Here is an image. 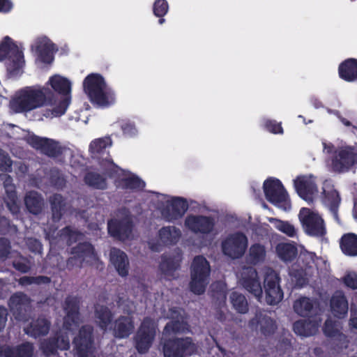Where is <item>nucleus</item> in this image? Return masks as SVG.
<instances>
[{"instance_id":"nucleus-23","label":"nucleus","mask_w":357,"mask_h":357,"mask_svg":"<svg viewBox=\"0 0 357 357\" xmlns=\"http://www.w3.org/2000/svg\"><path fill=\"white\" fill-rule=\"evenodd\" d=\"M110 261L120 276L126 277L128 275L130 263L127 255L123 251L116 248L111 249Z\"/></svg>"},{"instance_id":"nucleus-29","label":"nucleus","mask_w":357,"mask_h":357,"mask_svg":"<svg viewBox=\"0 0 357 357\" xmlns=\"http://www.w3.org/2000/svg\"><path fill=\"white\" fill-rule=\"evenodd\" d=\"M6 357H32L34 345L32 342H24L16 346L7 345Z\"/></svg>"},{"instance_id":"nucleus-44","label":"nucleus","mask_w":357,"mask_h":357,"mask_svg":"<svg viewBox=\"0 0 357 357\" xmlns=\"http://www.w3.org/2000/svg\"><path fill=\"white\" fill-rule=\"evenodd\" d=\"M98 165L102 169L104 174L110 178L119 176L120 172L123 171L114 162L109 153H107L105 159L100 160Z\"/></svg>"},{"instance_id":"nucleus-1","label":"nucleus","mask_w":357,"mask_h":357,"mask_svg":"<svg viewBox=\"0 0 357 357\" xmlns=\"http://www.w3.org/2000/svg\"><path fill=\"white\" fill-rule=\"evenodd\" d=\"M83 89L91 103L100 107H109L116 101L114 90L107 86L100 74L91 73L87 75L83 82Z\"/></svg>"},{"instance_id":"nucleus-36","label":"nucleus","mask_w":357,"mask_h":357,"mask_svg":"<svg viewBox=\"0 0 357 357\" xmlns=\"http://www.w3.org/2000/svg\"><path fill=\"white\" fill-rule=\"evenodd\" d=\"M323 202L328 206L331 211L336 215V209L340 202L338 192L330 185H325L324 187Z\"/></svg>"},{"instance_id":"nucleus-45","label":"nucleus","mask_w":357,"mask_h":357,"mask_svg":"<svg viewBox=\"0 0 357 357\" xmlns=\"http://www.w3.org/2000/svg\"><path fill=\"white\" fill-rule=\"evenodd\" d=\"M117 187L123 190H141L145 186V183L135 175L123 178L119 181Z\"/></svg>"},{"instance_id":"nucleus-40","label":"nucleus","mask_w":357,"mask_h":357,"mask_svg":"<svg viewBox=\"0 0 357 357\" xmlns=\"http://www.w3.org/2000/svg\"><path fill=\"white\" fill-rule=\"evenodd\" d=\"M278 257L285 262L291 261L297 255L296 247L288 243H280L275 247Z\"/></svg>"},{"instance_id":"nucleus-48","label":"nucleus","mask_w":357,"mask_h":357,"mask_svg":"<svg viewBox=\"0 0 357 357\" xmlns=\"http://www.w3.org/2000/svg\"><path fill=\"white\" fill-rule=\"evenodd\" d=\"M230 301L233 307L241 314L248 312V303L244 295L237 291H233L230 294Z\"/></svg>"},{"instance_id":"nucleus-14","label":"nucleus","mask_w":357,"mask_h":357,"mask_svg":"<svg viewBox=\"0 0 357 357\" xmlns=\"http://www.w3.org/2000/svg\"><path fill=\"white\" fill-rule=\"evenodd\" d=\"M269 202L287 211L291 208L289 195L282 183L277 178H269Z\"/></svg>"},{"instance_id":"nucleus-4","label":"nucleus","mask_w":357,"mask_h":357,"mask_svg":"<svg viewBox=\"0 0 357 357\" xmlns=\"http://www.w3.org/2000/svg\"><path fill=\"white\" fill-rule=\"evenodd\" d=\"M197 347L190 337L167 339L162 344L164 357H190L196 353Z\"/></svg>"},{"instance_id":"nucleus-6","label":"nucleus","mask_w":357,"mask_h":357,"mask_svg":"<svg viewBox=\"0 0 357 357\" xmlns=\"http://www.w3.org/2000/svg\"><path fill=\"white\" fill-rule=\"evenodd\" d=\"M8 59V70L10 73L18 71L24 63V54L9 36H6L0 43V61Z\"/></svg>"},{"instance_id":"nucleus-57","label":"nucleus","mask_w":357,"mask_h":357,"mask_svg":"<svg viewBox=\"0 0 357 357\" xmlns=\"http://www.w3.org/2000/svg\"><path fill=\"white\" fill-rule=\"evenodd\" d=\"M72 255V257H70L66 260V268L68 271H71L75 268H81L83 266L84 262L76 255Z\"/></svg>"},{"instance_id":"nucleus-13","label":"nucleus","mask_w":357,"mask_h":357,"mask_svg":"<svg viewBox=\"0 0 357 357\" xmlns=\"http://www.w3.org/2000/svg\"><path fill=\"white\" fill-rule=\"evenodd\" d=\"M80 298L77 296H68L64 301L63 310L66 316L63 319V327L71 331L73 327L79 326L80 321Z\"/></svg>"},{"instance_id":"nucleus-47","label":"nucleus","mask_w":357,"mask_h":357,"mask_svg":"<svg viewBox=\"0 0 357 357\" xmlns=\"http://www.w3.org/2000/svg\"><path fill=\"white\" fill-rule=\"evenodd\" d=\"M314 308V302L307 297H301L294 303V310L300 316H307Z\"/></svg>"},{"instance_id":"nucleus-26","label":"nucleus","mask_w":357,"mask_h":357,"mask_svg":"<svg viewBox=\"0 0 357 357\" xmlns=\"http://www.w3.org/2000/svg\"><path fill=\"white\" fill-rule=\"evenodd\" d=\"M331 310L333 314L338 318H342L348 312V302L344 294L337 291L334 293L331 299Z\"/></svg>"},{"instance_id":"nucleus-24","label":"nucleus","mask_w":357,"mask_h":357,"mask_svg":"<svg viewBox=\"0 0 357 357\" xmlns=\"http://www.w3.org/2000/svg\"><path fill=\"white\" fill-rule=\"evenodd\" d=\"M134 322L128 316H120L114 323L113 335L119 339L127 338L134 330Z\"/></svg>"},{"instance_id":"nucleus-19","label":"nucleus","mask_w":357,"mask_h":357,"mask_svg":"<svg viewBox=\"0 0 357 357\" xmlns=\"http://www.w3.org/2000/svg\"><path fill=\"white\" fill-rule=\"evenodd\" d=\"M243 287L259 300L263 291L256 269L252 266H245L241 272Z\"/></svg>"},{"instance_id":"nucleus-3","label":"nucleus","mask_w":357,"mask_h":357,"mask_svg":"<svg viewBox=\"0 0 357 357\" xmlns=\"http://www.w3.org/2000/svg\"><path fill=\"white\" fill-rule=\"evenodd\" d=\"M211 267L208 261L202 255L195 257L191 265L190 291L197 295L203 294L208 283Z\"/></svg>"},{"instance_id":"nucleus-15","label":"nucleus","mask_w":357,"mask_h":357,"mask_svg":"<svg viewBox=\"0 0 357 357\" xmlns=\"http://www.w3.org/2000/svg\"><path fill=\"white\" fill-rule=\"evenodd\" d=\"M31 298L24 293L17 291L9 298L8 304L10 312L17 320L22 321L26 319L28 312L31 309Z\"/></svg>"},{"instance_id":"nucleus-35","label":"nucleus","mask_w":357,"mask_h":357,"mask_svg":"<svg viewBox=\"0 0 357 357\" xmlns=\"http://www.w3.org/2000/svg\"><path fill=\"white\" fill-rule=\"evenodd\" d=\"M159 267L165 278L170 280L176 278L174 273L179 268L180 264L172 257L162 255Z\"/></svg>"},{"instance_id":"nucleus-52","label":"nucleus","mask_w":357,"mask_h":357,"mask_svg":"<svg viewBox=\"0 0 357 357\" xmlns=\"http://www.w3.org/2000/svg\"><path fill=\"white\" fill-rule=\"evenodd\" d=\"M12 265L15 270L22 273H26L31 270L30 261L22 255L16 257L13 261Z\"/></svg>"},{"instance_id":"nucleus-9","label":"nucleus","mask_w":357,"mask_h":357,"mask_svg":"<svg viewBox=\"0 0 357 357\" xmlns=\"http://www.w3.org/2000/svg\"><path fill=\"white\" fill-rule=\"evenodd\" d=\"M357 164V145L343 146L335 151L333 167L337 172H347Z\"/></svg>"},{"instance_id":"nucleus-7","label":"nucleus","mask_w":357,"mask_h":357,"mask_svg":"<svg viewBox=\"0 0 357 357\" xmlns=\"http://www.w3.org/2000/svg\"><path fill=\"white\" fill-rule=\"evenodd\" d=\"M73 344L78 357H93V327L89 324L82 326L74 337Z\"/></svg>"},{"instance_id":"nucleus-50","label":"nucleus","mask_w":357,"mask_h":357,"mask_svg":"<svg viewBox=\"0 0 357 357\" xmlns=\"http://www.w3.org/2000/svg\"><path fill=\"white\" fill-rule=\"evenodd\" d=\"M211 288L212 298L219 301L220 304L225 303L227 293L224 284L220 282H214Z\"/></svg>"},{"instance_id":"nucleus-10","label":"nucleus","mask_w":357,"mask_h":357,"mask_svg":"<svg viewBox=\"0 0 357 357\" xmlns=\"http://www.w3.org/2000/svg\"><path fill=\"white\" fill-rule=\"evenodd\" d=\"M247 245L246 236L242 232H236L222 242V250L225 255L231 259H238L244 255Z\"/></svg>"},{"instance_id":"nucleus-5","label":"nucleus","mask_w":357,"mask_h":357,"mask_svg":"<svg viewBox=\"0 0 357 357\" xmlns=\"http://www.w3.org/2000/svg\"><path fill=\"white\" fill-rule=\"evenodd\" d=\"M156 335V326L153 321L146 317L141 323L135 337V347L141 354L148 352Z\"/></svg>"},{"instance_id":"nucleus-28","label":"nucleus","mask_w":357,"mask_h":357,"mask_svg":"<svg viewBox=\"0 0 357 357\" xmlns=\"http://www.w3.org/2000/svg\"><path fill=\"white\" fill-rule=\"evenodd\" d=\"M54 45L45 39L36 41V52L40 61L44 63H51L54 60Z\"/></svg>"},{"instance_id":"nucleus-25","label":"nucleus","mask_w":357,"mask_h":357,"mask_svg":"<svg viewBox=\"0 0 357 357\" xmlns=\"http://www.w3.org/2000/svg\"><path fill=\"white\" fill-rule=\"evenodd\" d=\"M321 321L319 317L297 321L294 324V331L296 334L301 336H311L317 333Z\"/></svg>"},{"instance_id":"nucleus-8","label":"nucleus","mask_w":357,"mask_h":357,"mask_svg":"<svg viewBox=\"0 0 357 357\" xmlns=\"http://www.w3.org/2000/svg\"><path fill=\"white\" fill-rule=\"evenodd\" d=\"M298 218L304 231L310 236H322L326 233L323 219L321 216L307 208H302Z\"/></svg>"},{"instance_id":"nucleus-22","label":"nucleus","mask_w":357,"mask_h":357,"mask_svg":"<svg viewBox=\"0 0 357 357\" xmlns=\"http://www.w3.org/2000/svg\"><path fill=\"white\" fill-rule=\"evenodd\" d=\"M51 327V322L44 316H39L33 319L24 328L25 333L34 339L45 336L48 334Z\"/></svg>"},{"instance_id":"nucleus-32","label":"nucleus","mask_w":357,"mask_h":357,"mask_svg":"<svg viewBox=\"0 0 357 357\" xmlns=\"http://www.w3.org/2000/svg\"><path fill=\"white\" fill-rule=\"evenodd\" d=\"M50 203L52 220L54 222H58L61 220L66 211V202L65 199L60 194H54L50 197Z\"/></svg>"},{"instance_id":"nucleus-49","label":"nucleus","mask_w":357,"mask_h":357,"mask_svg":"<svg viewBox=\"0 0 357 357\" xmlns=\"http://www.w3.org/2000/svg\"><path fill=\"white\" fill-rule=\"evenodd\" d=\"M70 104V98L65 97L59 104L52 109H46L43 115L46 118L61 116L63 115Z\"/></svg>"},{"instance_id":"nucleus-43","label":"nucleus","mask_w":357,"mask_h":357,"mask_svg":"<svg viewBox=\"0 0 357 357\" xmlns=\"http://www.w3.org/2000/svg\"><path fill=\"white\" fill-rule=\"evenodd\" d=\"M342 252L349 256L357 255V235L353 233L344 234L340 242Z\"/></svg>"},{"instance_id":"nucleus-31","label":"nucleus","mask_w":357,"mask_h":357,"mask_svg":"<svg viewBox=\"0 0 357 357\" xmlns=\"http://www.w3.org/2000/svg\"><path fill=\"white\" fill-rule=\"evenodd\" d=\"M112 140L109 137L99 138L93 140L89 145V151L91 158L96 159L98 162L100 160L105 159L102 155L108 153L106 149L111 146Z\"/></svg>"},{"instance_id":"nucleus-63","label":"nucleus","mask_w":357,"mask_h":357,"mask_svg":"<svg viewBox=\"0 0 357 357\" xmlns=\"http://www.w3.org/2000/svg\"><path fill=\"white\" fill-rule=\"evenodd\" d=\"M34 284H48L51 282V278L45 275L33 276Z\"/></svg>"},{"instance_id":"nucleus-42","label":"nucleus","mask_w":357,"mask_h":357,"mask_svg":"<svg viewBox=\"0 0 357 357\" xmlns=\"http://www.w3.org/2000/svg\"><path fill=\"white\" fill-rule=\"evenodd\" d=\"M342 326L339 321L328 319L326 321L323 331L327 337L337 338L340 341L347 342V337L341 333Z\"/></svg>"},{"instance_id":"nucleus-58","label":"nucleus","mask_w":357,"mask_h":357,"mask_svg":"<svg viewBox=\"0 0 357 357\" xmlns=\"http://www.w3.org/2000/svg\"><path fill=\"white\" fill-rule=\"evenodd\" d=\"M121 128L123 135L128 137H133L137 132L135 123L130 121L123 123Z\"/></svg>"},{"instance_id":"nucleus-20","label":"nucleus","mask_w":357,"mask_h":357,"mask_svg":"<svg viewBox=\"0 0 357 357\" xmlns=\"http://www.w3.org/2000/svg\"><path fill=\"white\" fill-rule=\"evenodd\" d=\"M71 255H76L84 263L92 264L98 263V268H104V264L99 261V257L95 250L94 246L89 242L84 241L77 243L70 249Z\"/></svg>"},{"instance_id":"nucleus-60","label":"nucleus","mask_w":357,"mask_h":357,"mask_svg":"<svg viewBox=\"0 0 357 357\" xmlns=\"http://www.w3.org/2000/svg\"><path fill=\"white\" fill-rule=\"evenodd\" d=\"M344 284L351 288L357 289V274L355 273H349L345 275L344 278Z\"/></svg>"},{"instance_id":"nucleus-61","label":"nucleus","mask_w":357,"mask_h":357,"mask_svg":"<svg viewBox=\"0 0 357 357\" xmlns=\"http://www.w3.org/2000/svg\"><path fill=\"white\" fill-rule=\"evenodd\" d=\"M8 315V312L7 308L3 306H0V332L6 326Z\"/></svg>"},{"instance_id":"nucleus-21","label":"nucleus","mask_w":357,"mask_h":357,"mask_svg":"<svg viewBox=\"0 0 357 357\" xmlns=\"http://www.w3.org/2000/svg\"><path fill=\"white\" fill-rule=\"evenodd\" d=\"M188 203L185 198H173L162 210V214L168 222H174L181 218L188 209Z\"/></svg>"},{"instance_id":"nucleus-27","label":"nucleus","mask_w":357,"mask_h":357,"mask_svg":"<svg viewBox=\"0 0 357 357\" xmlns=\"http://www.w3.org/2000/svg\"><path fill=\"white\" fill-rule=\"evenodd\" d=\"M94 314L97 325L102 331L106 332L114 318L112 312L108 307L98 305L95 307Z\"/></svg>"},{"instance_id":"nucleus-34","label":"nucleus","mask_w":357,"mask_h":357,"mask_svg":"<svg viewBox=\"0 0 357 357\" xmlns=\"http://www.w3.org/2000/svg\"><path fill=\"white\" fill-rule=\"evenodd\" d=\"M159 238L166 245L176 244L181 237V231L176 227H163L158 231Z\"/></svg>"},{"instance_id":"nucleus-64","label":"nucleus","mask_w":357,"mask_h":357,"mask_svg":"<svg viewBox=\"0 0 357 357\" xmlns=\"http://www.w3.org/2000/svg\"><path fill=\"white\" fill-rule=\"evenodd\" d=\"M269 130L274 134L283 133V129L281 126V124L275 121L269 122Z\"/></svg>"},{"instance_id":"nucleus-41","label":"nucleus","mask_w":357,"mask_h":357,"mask_svg":"<svg viewBox=\"0 0 357 357\" xmlns=\"http://www.w3.org/2000/svg\"><path fill=\"white\" fill-rule=\"evenodd\" d=\"M265 257V247L259 243H255L250 246L249 252L245 257V261L248 264L255 266L262 262Z\"/></svg>"},{"instance_id":"nucleus-33","label":"nucleus","mask_w":357,"mask_h":357,"mask_svg":"<svg viewBox=\"0 0 357 357\" xmlns=\"http://www.w3.org/2000/svg\"><path fill=\"white\" fill-rule=\"evenodd\" d=\"M24 204L29 213L38 215L43 210V199L38 192L30 191L25 195Z\"/></svg>"},{"instance_id":"nucleus-12","label":"nucleus","mask_w":357,"mask_h":357,"mask_svg":"<svg viewBox=\"0 0 357 357\" xmlns=\"http://www.w3.org/2000/svg\"><path fill=\"white\" fill-rule=\"evenodd\" d=\"M185 226L195 234L208 235L215 226L214 218L204 215H188L185 219Z\"/></svg>"},{"instance_id":"nucleus-53","label":"nucleus","mask_w":357,"mask_h":357,"mask_svg":"<svg viewBox=\"0 0 357 357\" xmlns=\"http://www.w3.org/2000/svg\"><path fill=\"white\" fill-rule=\"evenodd\" d=\"M169 10V4L166 0H155L153 12L155 17H164Z\"/></svg>"},{"instance_id":"nucleus-37","label":"nucleus","mask_w":357,"mask_h":357,"mask_svg":"<svg viewBox=\"0 0 357 357\" xmlns=\"http://www.w3.org/2000/svg\"><path fill=\"white\" fill-rule=\"evenodd\" d=\"M49 83L53 90L61 95L66 96L70 93L71 83L67 78L56 75L50 78Z\"/></svg>"},{"instance_id":"nucleus-38","label":"nucleus","mask_w":357,"mask_h":357,"mask_svg":"<svg viewBox=\"0 0 357 357\" xmlns=\"http://www.w3.org/2000/svg\"><path fill=\"white\" fill-rule=\"evenodd\" d=\"M84 181L86 185L96 190H106L108 185L107 178L95 172H86Z\"/></svg>"},{"instance_id":"nucleus-51","label":"nucleus","mask_w":357,"mask_h":357,"mask_svg":"<svg viewBox=\"0 0 357 357\" xmlns=\"http://www.w3.org/2000/svg\"><path fill=\"white\" fill-rule=\"evenodd\" d=\"M187 323L184 321L173 319L171 321L167 323L164 331L167 333H181L185 332V329H187Z\"/></svg>"},{"instance_id":"nucleus-46","label":"nucleus","mask_w":357,"mask_h":357,"mask_svg":"<svg viewBox=\"0 0 357 357\" xmlns=\"http://www.w3.org/2000/svg\"><path fill=\"white\" fill-rule=\"evenodd\" d=\"M271 222L275 228L284 233L289 237H296L298 234V229L289 222L282 221L276 218H269Z\"/></svg>"},{"instance_id":"nucleus-30","label":"nucleus","mask_w":357,"mask_h":357,"mask_svg":"<svg viewBox=\"0 0 357 357\" xmlns=\"http://www.w3.org/2000/svg\"><path fill=\"white\" fill-rule=\"evenodd\" d=\"M279 276L273 271H269V305L279 303L283 298V292L279 285Z\"/></svg>"},{"instance_id":"nucleus-18","label":"nucleus","mask_w":357,"mask_h":357,"mask_svg":"<svg viewBox=\"0 0 357 357\" xmlns=\"http://www.w3.org/2000/svg\"><path fill=\"white\" fill-rule=\"evenodd\" d=\"M298 195L307 203H312L317 197L318 189L311 176H301L294 181Z\"/></svg>"},{"instance_id":"nucleus-2","label":"nucleus","mask_w":357,"mask_h":357,"mask_svg":"<svg viewBox=\"0 0 357 357\" xmlns=\"http://www.w3.org/2000/svg\"><path fill=\"white\" fill-rule=\"evenodd\" d=\"M53 93L49 88L26 87L20 91L13 105L17 112H28L36 108L52 105Z\"/></svg>"},{"instance_id":"nucleus-62","label":"nucleus","mask_w":357,"mask_h":357,"mask_svg":"<svg viewBox=\"0 0 357 357\" xmlns=\"http://www.w3.org/2000/svg\"><path fill=\"white\" fill-rule=\"evenodd\" d=\"M13 8V3L10 0H0V12L8 13Z\"/></svg>"},{"instance_id":"nucleus-39","label":"nucleus","mask_w":357,"mask_h":357,"mask_svg":"<svg viewBox=\"0 0 357 357\" xmlns=\"http://www.w3.org/2000/svg\"><path fill=\"white\" fill-rule=\"evenodd\" d=\"M339 73L347 81L357 79V60L350 59L342 63L339 67Z\"/></svg>"},{"instance_id":"nucleus-16","label":"nucleus","mask_w":357,"mask_h":357,"mask_svg":"<svg viewBox=\"0 0 357 357\" xmlns=\"http://www.w3.org/2000/svg\"><path fill=\"white\" fill-rule=\"evenodd\" d=\"M40 348L43 354L47 357L58 354V350L66 351L70 349V340L67 334H56L44 340Z\"/></svg>"},{"instance_id":"nucleus-11","label":"nucleus","mask_w":357,"mask_h":357,"mask_svg":"<svg viewBox=\"0 0 357 357\" xmlns=\"http://www.w3.org/2000/svg\"><path fill=\"white\" fill-rule=\"evenodd\" d=\"M30 144L35 149L40 151L42 154L54 159L62 156L66 150V147L63 146L59 142L36 135L31 137Z\"/></svg>"},{"instance_id":"nucleus-59","label":"nucleus","mask_w":357,"mask_h":357,"mask_svg":"<svg viewBox=\"0 0 357 357\" xmlns=\"http://www.w3.org/2000/svg\"><path fill=\"white\" fill-rule=\"evenodd\" d=\"M61 235L68 237L70 240L77 241V236H81L82 233L77 230L73 229L70 226H66L61 230Z\"/></svg>"},{"instance_id":"nucleus-54","label":"nucleus","mask_w":357,"mask_h":357,"mask_svg":"<svg viewBox=\"0 0 357 357\" xmlns=\"http://www.w3.org/2000/svg\"><path fill=\"white\" fill-rule=\"evenodd\" d=\"M50 182L57 189H62L66 185V181L58 170H53L50 173Z\"/></svg>"},{"instance_id":"nucleus-17","label":"nucleus","mask_w":357,"mask_h":357,"mask_svg":"<svg viewBox=\"0 0 357 357\" xmlns=\"http://www.w3.org/2000/svg\"><path fill=\"white\" fill-rule=\"evenodd\" d=\"M133 229L132 221L129 218L111 219L107 222L109 234L119 241L129 239Z\"/></svg>"},{"instance_id":"nucleus-55","label":"nucleus","mask_w":357,"mask_h":357,"mask_svg":"<svg viewBox=\"0 0 357 357\" xmlns=\"http://www.w3.org/2000/svg\"><path fill=\"white\" fill-rule=\"evenodd\" d=\"M10 241L5 237H0V260H5L10 254L11 251Z\"/></svg>"},{"instance_id":"nucleus-56","label":"nucleus","mask_w":357,"mask_h":357,"mask_svg":"<svg viewBox=\"0 0 357 357\" xmlns=\"http://www.w3.org/2000/svg\"><path fill=\"white\" fill-rule=\"evenodd\" d=\"M255 321H256L257 326L260 327L261 333L266 336L268 334V319L266 318V315H264L263 318H261V315L256 314L255 318L251 321L252 324Z\"/></svg>"}]
</instances>
